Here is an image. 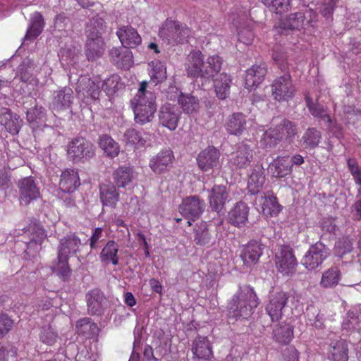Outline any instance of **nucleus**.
<instances>
[{"instance_id": "46", "label": "nucleus", "mask_w": 361, "mask_h": 361, "mask_svg": "<svg viewBox=\"0 0 361 361\" xmlns=\"http://www.w3.org/2000/svg\"><path fill=\"white\" fill-rule=\"evenodd\" d=\"M178 102L183 112L187 114L197 112L200 107L199 100L190 94L181 93L178 97Z\"/></svg>"}, {"instance_id": "19", "label": "nucleus", "mask_w": 361, "mask_h": 361, "mask_svg": "<svg viewBox=\"0 0 361 361\" xmlns=\"http://www.w3.org/2000/svg\"><path fill=\"white\" fill-rule=\"evenodd\" d=\"M204 55L200 50H193L187 57L186 72L188 76L192 78H203Z\"/></svg>"}, {"instance_id": "38", "label": "nucleus", "mask_w": 361, "mask_h": 361, "mask_svg": "<svg viewBox=\"0 0 361 361\" xmlns=\"http://www.w3.org/2000/svg\"><path fill=\"white\" fill-rule=\"evenodd\" d=\"M44 20L39 12H35L31 17L30 25L27 30L25 38L32 40L37 38L42 32L44 27Z\"/></svg>"}, {"instance_id": "27", "label": "nucleus", "mask_w": 361, "mask_h": 361, "mask_svg": "<svg viewBox=\"0 0 361 361\" xmlns=\"http://www.w3.org/2000/svg\"><path fill=\"white\" fill-rule=\"evenodd\" d=\"M118 250L119 246L117 243L113 240L107 241L99 254L101 262L106 266L110 264L114 266L118 265L119 263Z\"/></svg>"}, {"instance_id": "26", "label": "nucleus", "mask_w": 361, "mask_h": 361, "mask_svg": "<svg viewBox=\"0 0 361 361\" xmlns=\"http://www.w3.org/2000/svg\"><path fill=\"white\" fill-rule=\"evenodd\" d=\"M59 188L63 192H73L80 185L79 175L73 169H66L61 174Z\"/></svg>"}, {"instance_id": "48", "label": "nucleus", "mask_w": 361, "mask_h": 361, "mask_svg": "<svg viewBox=\"0 0 361 361\" xmlns=\"http://www.w3.org/2000/svg\"><path fill=\"white\" fill-rule=\"evenodd\" d=\"M212 235L209 226L206 223H201L197 228L195 229L194 241L199 246H205L210 243Z\"/></svg>"}, {"instance_id": "11", "label": "nucleus", "mask_w": 361, "mask_h": 361, "mask_svg": "<svg viewBox=\"0 0 361 361\" xmlns=\"http://www.w3.org/2000/svg\"><path fill=\"white\" fill-rule=\"evenodd\" d=\"M275 264L278 271L283 275L293 274L298 265L293 249L288 245L281 247L279 252L276 255Z\"/></svg>"}, {"instance_id": "59", "label": "nucleus", "mask_w": 361, "mask_h": 361, "mask_svg": "<svg viewBox=\"0 0 361 361\" xmlns=\"http://www.w3.org/2000/svg\"><path fill=\"white\" fill-rule=\"evenodd\" d=\"M125 136L128 142L137 147H143L146 142L141 133L133 128L128 130L125 133Z\"/></svg>"}, {"instance_id": "9", "label": "nucleus", "mask_w": 361, "mask_h": 361, "mask_svg": "<svg viewBox=\"0 0 361 361\" xmlns=\"http://www.w3.org/2000/svg\"><path fill=\"white\" fill-rule=\"evenodd\" d=\"M329 255V249L326 245L317 242L309 247L301 263L307 269L314 270L322 264Z\"/></svg>"}, {"instance_id": "3", "label": "nucleus", "mask_w": 361, "mask_h": 361, "mask_svg": "<svg viewBox=\"0 0 361 361\" xmlns=\"http://www.w3.org/2000/svg\"><path fill=\"white\" fill-rule=\"evenodd\" d=\"M191 30L185 24L167 18L159 30V35L168 44L174 46L188 41Z\"/></svg>"}, {"instance_id": "18", "label": "nucleus", "mask_w": 361, "mask_h": 361, "mask_svg": "<svg viewBox=\"0 0 361 361\" xmlns=\"http://www.w3.org/2000/svg\"><path fill=\"white\" fill-rule=\"evenodd\" d=\"M263 245L256 241L250 240L242 247L240 258L246 267L255 264L263 252Z\"/></svg>"}, {"instance_id": "4", "label": "nucleus", "mask_w": 361, "mask_h": 361, "mask_svg": "<svg viewBox=\"0 0 361 361\" xmlns=\"http://www.w3.org/2000/svg\"><path fill=\"white\" fill-rule=\"evenodd\" d=\"M95 155V147L91 141L82 136L74 137L67 145L68 158L73 162L87 160Z\"/></svg>"}, {"instance_id": "58", "label": "nucleus", "mask_w": 361, "mask_h": 361, "mask_svg": "<svg viewBox=\"0 0 361 361\" xmlns=\"http://www.w3.org/2000/svg\"><path fill=\"white\" fill-rule=\"evenodd\" d=\"M305 100L306 106L313 117L318 118L323 115L325 109L322 104L319 103H314L312 99L309 95L305 96Z\"/></svg>"}, {"instance_id": "16", "label": "nucleus", "mask_w": 361, "mask_h": 361, "mask_svg": "<svg viewBox=\"0 0 361 361\" xmlns=\"http://www.w3.org/2000/svg\"><path fill=\"white\" fill-rule=\"evenodd\" d=\"M116 34L124 48L135 49L142 43L140 35L131 25L119 26Z\"/></svg>"}, {"instance_id": "61", "label": "nucleus", "mask_w": 361, "mask_h": 361, "mask_svg": "<svg viewBox=\"0 0 361 361\" xmlns=\"http://www.w3.org/2000/svg\"><path fill=\"white\" fill-rule=\"evenodd\" d=\"M57 337L56 332L53 331L51 327L43 329L40 334L42 342L49 345H54L56 342Z\"/></svg>"}, {"instance_id": "14", "label": "nucleus", "mask_w": 361, "mask_h": 361, "mask_svg": "<svg viewBox=\"0 0 361 361\" xmlns=\"http://www.w3.org/2000/svg\"><path fill=\"white\" fill-rule=\"evenodd\" d=\"M180 115L181 113L176 106L166 104L161 107L159 112V124L170 130H174L178 127Z\"/></svg>"}, {"instance_id": "52", "label": "nucleus", "mask_w": 361, "mask_h": 361, "mask_svg": "<svg viewBox=\"0 0 361 361\" xmlns=\"http://www.w3.org/2000/svg\"><path fill=\"white\" fill-rule=\"evenodd\" d=\"M262 2L277 14L287 12L290 6V0H262Z\"/></svg>"}, {"instance_id": "33", "label": "nucleus", "mask_w": 361, "mask_h": 361, "mask_svg": "<svg viewBox=\"0 0 361 361\" xmlns=\"http://www.w3.org/2000/svg\"><path fill=\"white\" fill-rule=\"evenodd\" d=\"M341 277L342 274L339 268L331 267L323 272L319 285L324 288H334L339 284Z\"/></svg>"}, {"instance_id": "7", "label": "nucleus", "mask_w": 361, "mask_h": 361, "mask_svg": "<svg viewBox=\"0 0 361 361\" xmlns=\"http://www.w3.org/2000/svg\"><path fill=\"white\" fill-rule=\"evenodd\" d=\"M100 83L99 78L92 80L86 76L80 77L75 87L78 96L86 102L99 99L102 91Z\"/></svg>"}, {"instance_id": "64", "label": "nucleus", "mask_w": 361, "mask_h": 361, "mask_svg": "<svg viewBox=\"0 0 361 361\" xmlns=\"http://www.w3.org/2000/svg\"><path fill=\"white\" fill-rule=\"evenodd\" d=\"M238 35L239 41L245 44H250L254 39L253 32L247 27L241 29Z\"/></svg>"}, {"instance_id": "50", "label": "nucleus", "mask_w": 361, "mask_h": 361, "mask_svg": "<svg viewBox=\"0 0 361 361\" xmlns=\"http://www.w3.org/2000/svg\"><path fill=\"white\" fill-rule=\"evenodd\" d=\"M282 140L283 139L278 135L275 127H271L264 133L260 142L264 148L272 149Z\"/></svg>"}, {"instance_id": "37", "label": "nucleus", "mask_w": 361, "mask_h": 361, "mask_svg": "<svg viewBox=\"0 0 361 361\" xmlns=\"http://www.w3.org/2000/svg\"><path fill=\"white\" fill-rule=\"evenodd\" d=\"M231 81V76L226 73L220 74L214 81L216 95L219 99H225L229 96Z\"/></svg>"}, {"instance_id": "56", "label": "nucleus", "mask_w": 361, "mask_h": 361, "mask_svg": "<svg viewBox=\"0 0 361 361\" xmlns=\"http://www.w3.org/2000/svg\"><path fill=\"white\" fill-rule=\"evenodd\" d=\"M13 319L6 313L0 312V339L4 338L13 329Z\"/></svg>"}, {"instance_id": "54", "label": "nucleus", "mask_w": 361, "mask_h": 361, "mask_svg": "<svg viewBox=\"0 0 361 361\" xmlns=\"http://www.w3.org/2000/svg\"><path fill=\"white\" fill-rule=\"evenodd\" d=\"M0 123L4 125L6 130L13 135L18 134L20 129L18 120L16 121L12 120L9 114L0 115Z\"/></svg>"}, {"instance_id": "24", "label": "nucleus", "mask_w": 361, "mask_h": 361, "mask_svg": "<svg viewBox=\"0 0 361 361\" xmlns=\"http://www.w3.org/2000/svg\"><path fill=\"white\" fill-rule=\"evenodd\" d=\"M82 244V240L77 233H68L60 240L58 254L61 256L76 254Z\"/></svg>"}, {"instance_id": "34", "label": "nucleus", "mask_w": 361, "mask_h": 361, "mask_svg": "<svg viewBox=\"0 0 361 361\" xmlns=\"http://www.w3.org/2000/svg\"><path fill=\"white\" fill-rule=\"evenodd\" d=\"M278 135L289 142H293L298 135V125L286 118H283L281 122L275 126Z\"/></svg>"}, {"instance_id": "45", "label": "nucleus", "mask_w": 361, "mask_h": 361, "mask_svg": "<svg viewBox=\"0 0 361 361\" xmlns=\"http://www.w3.org/2000/svg\"><path fill=\"white\" fill-rule=\"evenodd\" d=\"M223 63L221 57L218 55L210 56L204 65L203 78H210L219 73Z\"/></svg>"}, {"instance_id": "21", "label": "nucleus", "mask_w": 361, "mask_h": 361, "mask_svg": "<svg viewBox=\"0 0 361 361\" xmlns=\"http://www.w3.org/2000/svg\"><path fill=\"white\" fill-rule=\"evenodd\" d=\"M109 56L118 68L124 70L130 69L134 63L132 51L123 46L113 47L109 51Z\"/></svg>"}, {"instance_id": "2", "label": "nucleus", "mask_w": 361, "mask_h": 361, "mask_svg": "<svg viewBox=\"0 0 361 361\" xmlns=\"http://www.w3.org/2000/svg\"><path fill=\"white\" fill-rule=\"evenodd\" d=\"M148 82L142 81L140 84L137 93L130 101L135 115V121L140 125L151 122L157 111L156 96L147 90Z\"/></svg>"}, {"instance_id": "5", "label": "nucleus", "mask_w": 361, "mask_h": 361, "mask_svg": "<svg viewBox=\"0 0 361 361\" xmlns=\"http://www.w3.org/2000/svg\"><path fill=\"white\" fill-rule=\"evenodd\" d=\"M271 95L278 102H288L292 99L295 93L290 74L277 77L271 85Z\"/></svg>"}, {"instance_id": "62", "label": "nucleus", "mask_w": 361, "mask_h": 361, "mask_svg": "<svg viewBox=\"0 0 361 361\" xmlns=\"http://www.w3.org/2000/svg\"><path fill=\"white\" fill-rule=\"evenodd\" d=\"M320 227L324 232L336 234L338 231V226L335 224V219L332 217H325L320 221Z\"/></svg>"}, {"instance_id": "29", "label": "nucleus", "mask_w": 361, "mask_h": 361, "mask_svg": "<svg viewBox=\"0 0 361 361\" xmlns=\"http://www.w3.org/2000/svg\"><path fill=\"white\" fill-rule=\"evenodd\" d=\"M246 116L243 113L237 112L230 115L226 121V131L234 135H240L246 128Z\"/></svg>"}, {"instance_id": "10", "label": "nucleus", "mask_w": 361, "mask_h": 361, "mask_svg": "<svg viewBox=\"0 0 361 361\" xmlns=\"http://www.w3.org/2000/svg\"><path fill=\"white\" fill-rule=\"evenodd\" d=\"M19 192V202L21 205L27 206L40 197V190L32 176L25 177L17 182Z\"/></svg>"}, {"instance_id": "44", "label": "nucleus", "mask_w": 361, "mask_h": 361, "mask_svg": "<svg viewBox=\"0 0 361 361\" xmlns=\"http://www.w3.org/2000/svg\"><path fill=\"white\" fill-rule=\"evenodd\" d=\"M73 92L69 87H65L59 91L54 97V105L58 109L69 108L73 102Z\"/></svg>"}, {"instance_id": "15", "label": "nucleus", "mask_w": 361, "mask_h": 361, "mask_svg": "<svg viewBox=\"0 0 361 361\" xmlns=\"http://www.w3.org/2000/svg\"><path fill=\"white\" fill-rule=\"evenodd\" d=\"M250 207L243 202H238L228 212V222L237 228L245 227L248 223Z\"/></svg>"}, {"instance_id": "32", "label": "nucleus", "mask_w": 361, "mask_h": 361, "mask_svg": "<svg viewBox=\"0 0 361 361\" xmlns=\"http://www.w3.org/2000/svg\"><path fill=\"white\" fill-rule=\"evenodd\" d=\"M105 302L104 293L98 289L91 290L87 295L88 311L91 314H100Z\"/></svg>"}, {"instance_id": "47", "label": "nucleus", "mask_w": 361, "mask_h": 361, "mask_svg": "<svg viewBox=\"0 0 361 361\" xmlns=\"http://www.w3.org/2000/svg\"><path fill=\"white\" fill-rule=\"evenodd\" d=\"M281 210V206L279 204L275 196L263 197L262 212L266 216H276Z\"/></svg>"}, {"instance_id": "39", "label": "nucleus", "mask_w": 361, "mask_h": 361, "mask_svg": "<svg viewBox=\"0 0 361 361\" xmlns=\"http://www.w3.org/2000/svg\"><path fill=\"white\" fill-rule=\"evenodd\" d=\"M98 145L104 153L110 158L117 157L120 152V146L111 136L102 135L99 137Z\"/></svg>"}, {"instance_id": "57", "label": "nucleus", "mask_w": 361, "mask_h": 361, "mask_svg": "<svg viewBox=\"0 0 361 361\" xmlns=\"http://www.w3.org/2000/svg\"><path fill=\"white\" fill-rule=\"evenodd\" d=\"M27 231H32L30 233V243L41 245L47 237L46 231L37 224L30 226Z\"/></svg>"}, {"instance_id": "1", "label": "nucleus", "mask_w": 361, "mask_h": 361, "mask_svg": "<svg viewBox=\"0 0 361 361\" xmlns=\"http://www.w3.org/2000/svg\"><path fill=\"white\" fill-rule=\"evenodd\" d=\"M259 304V300L250 285L240 286L228 302V315L235 320L247 319Z\"/></svg>"}, {"instance_id": "43", "label": "nucleus", "mask_w": 361, "mask_h": 361, "mask_svg": "<svg viewBox=\"0 0 361 361\" xmlns=\"http://www.w3.org/2000/svg\"><path fill=\"white\" fill-rule=\"evenodd\" d=\"M105 42L103 39L87 41L85 54L88 61H93L102 56L104 51Z\"/></svg>"}, {"instance_id": "35", "label": "nucleus", "mask_w": 361, "mask_h": 361, "mask_svg": "<svg viewBox=\"0 0 361 361\" xmlns=\"http://www.w3.org/2000/svg\"><path fill=\"white\" fill-rule=\"evenodd\" d=\"M322 138V132L316 128L309 127L303 133L300 142L307 149H314L319 146Z\"/></svg>"}, {"instance_id": "36", "label": "nucleus", "mask_w": 361, "mask_h": 361, "mask_svg": "<svg viewBox=\"0 0 361 361\" xmlns=\"http://www.w3.org/2000/svg\"><path fill=\"white\" fill-rule=\"evenodd\" d=\"M76 332L78 335L83 336L87 338H92L97 335L99 329L97 324L92 322L91 319L84 317L79 319L75 325Z\"/></svg>"}, {"instance_id": "20", "label": "nucleus", "mask_w": 361, "mask_h": 361, "mask_svg": "<svg viewBox=\"0 0 361 361\" xmlns=\"http://www.w3.org/2000/svg\"><path fill=\"white\" fill-rule=\"evenodd\" d=\"M272 340L280 345H288L294 338V327L286 322L276 324L271 332Z\"/></svg>"}, {"instance_id": "30", "label": "nucleus", "mask_w": 361, "mask_h": 361, "mask_svg": "<svg viewBox=\"0 0 361 361\" xmlns=\"http://www.w3.org/2000/svg\"><path fill=\"white\" fill-rule=\"evenodd\" d=\"M272 176L284 178L292 173L291 161L288 157H277L269 165Z\"/></svg>"}, {"instance_id": "55", "label": "nucleus", "mask_w": 361, "mask_h": 361, "mask_svg": "<svg viewBox=\"0 0 361 361\" xmlns=\"http://www.w3.org/2000/svg\"><path fill=\"white\" fill-rule=\"evenodd\" d=\"M305 14L302 12L291 13L286 19V25L290 30H299L305 21Z\"/></svg>"}, {"instance_id": "31", "label": "nucleus", "mask_w": 361, "mask_h": 361, "mask_svg": "<svg viewBox=\"0 0 361 361\" xmlns=\"http://www.w3.org/2000/svg\"><path fill=\"white\" fill-rule=\"evenodd\" d=\"M99 198L104 206L114 208L119 200V193L115 185L103 184L99 188Z\"/></svg>"}, {"instance_id": "40", "label": "nucleus", "mask_w": 361, "mask_h": 361, "mask_svg": "<svg viewBox=\"0 0 361 361\" xmlns=\"http://www.w3.org/2000/svg\"><path fill=\"white\" fill-rule=\"evenodd\" d=\"M114 181L118 188H125L133 178V170L130 166H119L113 173Z\"/></svg>"}, {"instance_id": "22", "label": "nucleus", "mask_w": 361, "mask_h": 361, "mask_svg": "<svg viewBox=\"0 0 361 361\" xmlns=\"http://www.w3.org/2000/svg\"><path fill=\"white\" fill-rule=\"evenodd\" d=\"M220 152L214 147H208L197 156V161L201 170L207 171L219 164Z\"/></svg>"}, {"instance_id": "60", "label": "nucleus", "mask_w": 361, "mask_h": 361, "mask_svg": "<svg viewBox=\"0 0 361 361\" xmlns=\"http://www.w3.org/2000/svg\"><path fill=\"white\" fill-rule=\"evenodd\" d=\"M44 116V108L38 106L30 109L26 114L27 120L30 123H37L38 121L42 120Z\"/></svg>"}, {"instance_id": "28", "label": "nucleus", "mask_w": 361, "mask_h": 361, "mask_svg": "<svg viewBox=\"0 0 361 361\" xmlns=\"http://www.w3.org/2000/svg\"><path fill=\"white\" fill-rule=\"evenodd\" d=\"M253 159V150L247 145H239L231 159V164L238 169H245L251 163Z\"/></svg>"}, {"instance_id": "51", "label": "nucleus", "mask_w": 361, "mask_h": 361, "mask_svg": "<svg viewBox=\"0 0 361 361\" xmlns=\"http://www.w3.org/2000/svg\"><path fill=\"white\" fill-rule=\"evenodd\" d=\"M58 263L56 267V274L63 280L66 281L71 274V269L68 265V256L58 254Z\"/></svg>"}, {"instance_id": "6", "label": "nucleus", "mask_w": 361, "mask_h": 361, "mask_svg": "<svg viewBox=\"0 0 361 361\" xmlns=\"http://www.w3.org/2000/svg\"><path fill=\"white\" fill-rule=\"evenodd\" d=\"M289 298L290 293L283 290L276 291L269 295V301L265 305V311L272 322H279L282 319L283 310Z\"/></svg>"}, {"instance_id": "8", "label": "nucleus", "mask_w": 361, "mask_h": 361, "mask_svg": "<svg viewBox=\"0 0 361 361\" xmlns=\"http://www.w3.org/2000/svg\"><path fill=\"white\" fill-rule=\"evenodd\" d=\"M205 208V202L197 195L188 196L183 199L179 205V212L183 216L188 219V226L191 225V221L199 219Z\"/></svg>"}, {"instance_id": "25", "label": "nucleus", "mask_w": 361, "mask_h": 361, "mask_svg": "<svg viewBox=\"0 0 361 361\" xmlns=\"http://www.w3.org/2000/svg\"><path fill=\"white\" fill-rule=\"evenodd\" d=\"M265 182L264 170L262 165H255L250 174L247 189L251 195L258 194L262 189Z\"/></svg>"}, {"instance_id": "12", "label": "nucleus", "mask_w": 361, "mask_h": 361, "mask_svg": "<svg viewBox=\"0 0 361 361\" xmlns=\"http://www.w3.org/2000/svg\"><path fill=\"white\" fill-rule=\"evenodd\" d=\"M174 160V154L170 148L159 151L149 161V166L156 174H162L169 171Z\"/></svg>"}, {"instance_id": "42", "label": "nucleus", "mask_w": 361, "mask_h": 361, "mask_svg": "<svg viewBox=\"0 0 361 361\" xmlns=\"http://www.w3.org/2000/svg\"><path fill=\"white\" fill-rule=\"evenodd\" d=\"M101 90L110 97L114 95L120 89L123 87V84L121 81V78L117 74H113L108 78L101 80Z\"/></svg>"}, {"instance_id": "53", "label": "nucleus", "mask_w": 361, "mask_h": 361, "mask_svg": "<svg viewBox=\"0 0 361 361\" xmlns=\"http://www.w3.org/2000/svg\"><path fill=\"white\" fill-rule=\"evenodd\" d=\"M335 249L336 253L343 257L347 253H350L353 249V240L350 236H343L340 238L336 243Z\"/></svg>"}, {"instance_id": "41", "label": "nucleus", "mask_w": 361, "mask_h": 361, "mask_svg": "<svg viewBox=\"0 0 361 361\" xmlns=\"http://www.w3.org/2000/svg\"><path fill=\"white\" fill-rule=\"evenodd\" d=\"M149 66L151 68L149 71V75L152 82L157 85L166 80L167 75L165 63L158 60L152 61L149 63Z\"/></svg>"}, {"instance_id": "17", "label": "nucleus", "mask_w": 361, "mask_h": 361, "mask_svg": "<svg viewBox=\"0 0 361 361\" xmlns=\"http://www.w3.org/2000/svg\"><path fill=\"white\" fill-rule=\"evenodd\" d=\"M229 200V192L225 185H214L209 195V203L212 211L219 213Z\"/></svg>"}, {"instance_id": "13", "label": "nucleus", "mask_w": 361, "mask_h": 361, "mask_svg": "<svg viewBox=\"0 0 361 361\" xmlns=\"http://www.w3.org/2000/svg\"><path fill=\"white\" fill-rule=\"evenodd\" d=\"M191 350L193 359L211 361L214 358L212 345L207 336H197L192 341Z\"/></svg>"}, {"instance_id": "23", "label": "nucleus", "mask_w": 361, "mask_h": 361, "mask_svg": "<svg viewBox=\"0 0 361 361\" xmlns=\"http://www.w3.org/2000/svg\"><path fill=\"white\" fill-rule=\"evenodd\" d=\"M267 73L265 63L255 64L247 70L245 78V86L247 89L257 87L264 80Z\"/></svg>"}, {"instance_id": "49", "label": "nucleus", "mask_w": 361, "mask_h": 361, "mask_svg": "<svg viewBox=\"0 0 361 361\" xmlns=\"http://www.w3.org/2000/svg\"><path fill=\"white\" fill-rule=\"evenodd\" d=\"M332 350L330 352L332 361H348V348L345 341H336L331 345Z\"/></svg>"}, {"instance_id": "63", "label": "nucleus", "mask_w": 361, "mask_h": 361, "mask_svg": "<svg viewBox=\"0 0 361 361\" xmlns=\"http://www.w3.org/2000/svg\"><path fill=\"white\" fill-rule=\"evenodd\" d=\"M300 353L294 345L286 348L282 353L283 361H299Z\"/></svg>"}]
</instances>
